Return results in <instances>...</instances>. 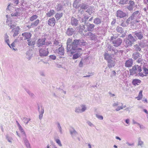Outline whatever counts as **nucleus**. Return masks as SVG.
Masks as SVG:
<instances>
[{
    "instance_id": "obj_58",
    "label": "nucleus",
    "mask_w": 148,
    "mask_h": 148,
    "mask_svg": "<svg viewBox=\"0 0 148 148\" xmlns=\"http://www.w3.org/2000/svg\"><path fill=\"white\" fill-rule=\"evenodd\" d=\"M80 55L78 53H76L73 55V59H75L77 58Z\"/></svg>"
},
{
    "instance_id": "obj_63",
    "label": "nucleus",
    "mask_w": 148,
    "mask_h": 148,
    "mask_svg": "<svg viewBox=\"0 0 148 148\" xmlns=\"http://www.w3.org/2000/svg\"><path fill=\"white\" fill-rule=\"evenodd\" d=\"M96 116L97 118L101 120H102L103 119V117L102 116L96 114Z\"/></svg>"
},
{
    "instance_id": "obj_36",
    "label": "nucleus",
    "mask_w": 148,
    "mask_h": 148,
    "mask_svg": "<svg viewBox=\"0 0 148 148\" xmlns=\"http://www.w3.org/2000/svg\"><path fill=\"white\" fill-rule=\"evenodd\" d=\"M140 12L139 11H136L134 12L132 14L131 16L133 18V19L136 17L137 15L140 14Z\"/></svg>"
},
{
    "instance_id": "obj_57",
    "label": "nucleus",
    "mask_w": 148,
    "mask_h": 148,
    "mask_svg": "<svg viewBox=\"0 0 148 148\" xmlns=\"http://www.w3.org/2000/svg\"><path fill=\"white\" fill-rule=\"evenodd\" d=\"M55 140L56 142L58 144V145L60 147L62 146V144L61 143L60 140L58 139H55Z\"/></svg>"
},
{
    "instance_id": "obj_49",
    "label": "nucleus",
    "mask_w": 148,
    "mask_h": 148,
    "mask_svg": "<svg viewBox=\"0 0 148 148\" xmlns=\"http://www.w3.org/2000/svg\"><path fill=\"white\" fill-rule=\"evenodd\" d=\"M25 91L31 97H34V94L30 92L29 90L27 89H25Z\"/></svg>"
},
{
    "instance_id": "obj_47",
    "label": "nucleus",
    "mask_w": 148,
    "mask_h": 148,
    "mask_svg": "<svg viewBox=\"0 0 148 148\" xmlns=\"http://www.w3.org/2000/svg\"><path fill=\"white\" fill-rule=\"evenodd\" d=\"M134 47L135 48V50L137 51H140L141 49L139 46V45H138L137 44H136L134 46Z\"/></svg>"
},
{
    "instance_id": "obj_60",
    "label": "nucleus",
    "mask_w": 148,
    "mask_h": 148,
    "mask_svg": "<svg viewBox=\"0 0 148 148\" xmlns=\"http://www.w3.org/2000/svg\"><path fill=\"white\" fill-rule=\"evenodd\" d=\"M128 0H120L119 3L122 4H125L127 3V1Z\"/></svg>"
},
{
    "instance_id": "obj_32",
    "label": "nucleus",
    "mask_w": 148,
    "mask_h": 148,
    "mask_svg": "<svg viewBox=\"0 0 148 148\" xmlns=\"http://www.w3.org/2000/svg\"><path fill=\"white\" fill-rule=\"evenodd\" d=\"M55 12L54 10H50V11L46 13V16L48 17H50L53 15L55 13Z\"/></svg>"
},
{
    "instance_id": "obj_3",
    "label": "nucleus",
    "mask_w": 148,
    "mask_h": 148,
    "mask_svg": "<svg viewBox=\"0 0 148 148\" xmlns=\"http://www.w3.org/2000/svg\"><path fill=\"white\" fill-rule=\"evenodd\" d=\"M137 40V38L135 36L134 37L131 34H129L124 41L126 47H128L132 46Z\"/></svg>"
},
{
    "instance_id": "obj_50",
    "label": "nucleus",
    "mask_w": 148,
    "mask_h": 148,
    "mask_svg": "<svg viewBox=\"0 0 148 148\" xmlns=\"http://www.w3.org/2000/svg\"><path fill=\"white\" fill-rule=\"evenodd\" d=\"M88 7V5L87 4L84 3L80 6V8L82 9H86Z\"/></svg>"
},
{
    "instance_id": "obj_38",
    "label": "nucleus",
    "mask_w": 148,
    "mask_h": 148,
    "mask_svg": "<svg viewBox=\"0 0 148 148\" xmlns=\"http://www.w3.org/2000/svg\"><path fill=\"white\" fill-rule=\"evenodd\" d=\"M62 8V6L61 4H58L56 7V10L57 11H61Z\"/></svg>"
},
{
    "instance_id": "obj_21",
    "label": "nucleus",
    "mask_w": 148,
    "mask_h": 148,
    "mask_svg": "<svg viewBox=\"0 0 148 148\" xmlns=\"http://www.w3.org/2000/svg\"><path fill=\"white\" fill-rule=\"evenodd\" d=\"M48 24L51 26H54L56 24V20L54 18H50L48 21Z\"/></svg>"
},
{
    "instance_id": "obj_44",
    "label": "nucleus",
    "mask_w": 148,
    "mask_h": 148,
    "mask_svg": "<svg viewBox=\"0 0 148 148\" xmlns=\"http://www.w3.org/2000/svg\"><path fill=\"white\" fill-rule=\"evenodd\" d=\"M114 48L112 46H109L106 49V51L108 52L109 51L111 52V53H112Z\"/></svg>"
},
{
    "instance_id": "obj_20",
    "label": "nucleus",
    "mask_w": 148,
    "mask_h": 148,
    "mask_svg": "<svg viewBox=\"0 0 148 148\" xmlns=\"http://www.w3.org/2000/svg\"><path fill=\"white\" fill-rule=\"evenodd\" d=\"M70 132L71 136L73 138L78 134V133L73 127H71L69 130Z\"/></svg>"
},
{
    "instance_id": "obj_46",
    "label": "nucleus",
    "mask_w": 148,
    "mask_h": 148,
    "mask_svg": "<svg viewBox=\"0 0 148 148\" xmlns=\"http://www.w3.org/2000/svg\"><path fill=\"white\" fill-rule=\"evenodd\" d=\"M28 42V45L29 46L34 45L35 44V42L33 41H32L31 39L30 38L27 40Z\"/></svg>"
},
{
    "instance_id": "obj_2",
    "label": "nucleus",
    "mask_w": 148,
    "mask_h": 148,
    "mask_svg": "<svg viewBox=\"0 0 148 148\" xmlns=\"http://www.w3.org/2000/svg\"><path fill=\"white\" fill-rule=\"evenodd\" d=\"M130 75L135 74L136 76H140L143 77L145 76L142 72L141 68L140 66L138 65L133 66L132 69L129 70Z\"/></svg>"
},
{
    "instance_id": "obj_17",
    "label": "nucleus",
    "mask_w": 148,
    "mask_h": 148,
    "mask_svg": "<svg viewBox=\"0 0 148 148\" xmlns=\"http://www.w3.org/2000/svg\"><path fill=\"white\" fill-rule=\"evenodd\" d=\"M20 29L19 27L17 26L14 29H12L11 32L14 33L13 36L15 37L18 36L19 34V30Z\"/></svg>"
},
{
    "instance_id": "obj_9",
    "label": "nucleus",
    "mask_w": 148,
    "mask_h": 148,
    "mask_svg": "<svg viewBox=\"0 0 148 148\" xmlns=\"http://www.w3.org/2000/svg\"><path fill=\"white\" fill-rule=\"evenodd\" d=\"M32 34L29 32H24L22 34V37H20V40H29L31 37Z\"/></svg>"
},
{
    "instance_id": "obj_51",
    "label": "nucleus",
    "mask_w": 148,
    "mask_h": 148,
    "mask_svg": "<svg viewBox=\"0 0 148 148\" xmlns=\"http://www.w3.org/2000/svg\"><path fill=\"white\" fill-rule=\"evenodd\" d=\"M142 91L141 90L140 91L138 96L136 97V98L138 100H140L142 98Z\"/></svg>"
},
{
    "instance_id": "obj_14",
    "label": "nucleus",
    "mask_w": 148,
    "mask_h": 148,
    "mask_svg": "<svg viewBox=\"0 0 148 148\" xmlns=\"http://www.w3.org/2000/svg\"><path fill=\"white\" fill-rule=\"evenodd\" d=\"M85 26L87 27V30L89 32H92L94 29L95 25L93 24L87 23L85 24Z\"/></svg>"
},
{
    "instance_id": "obj_43",
    "label": "nucleus",
    "mask_w": 148,
    "mask_h": 148,
    "mask_svg": "<svg viewBox=\"0 0 148 148\" xmlns=\"http://www.w3.org/2000/svg\"><path fill=\"white\" fill-rule=\"evenodd\" d=\"M56 124L57 125V127L59 132L61 134H62V129L60 123L58 122L56 123Z\"/></svg>"
},
{
    "instance_id": "obj_54",
    "label": "nucleus",
    "mask_w": 148,
    "mask_h": 148,
    "mask_svg": "<svg viewBox=\"0 0 148 148\" xmlns=\"http://www.w3.org/2000/svg\"><path fill=\"white\" fill-rule=\"evenodd\" d=\"M75 112L77 113H82L81 108H80L79 107H76L75 108Z\"/></svg>"
},
{
    "instance_id": "obj_41",
    "label": "nucleus",
    "mask_w": 148,
    "mask_h": 148,
    "mask_svg": "<svg viewBox=\"0 0 148 148\" xmlns=\"http://www.w3.org/2000/svg\"><path fill=\"white\" fill-rule=\"evenodd\" d=\"M18 127L19 130L21 132V134L22 135V136L26 135L25 132L23 130V129L22 127L21 126V125H18Z\"/></svg>"
},
{
    "instance_id": "obj_1",
    "label": "nucleus",
    "mask_w": 148,
    "mask_h": 148,
    "mask_svg": "<svg viewBox=\"0 0 148 148\" xmlns=\"http://www.w3.org/2000/svg\"><path fill=\"white\" fill-rule=\"evenodd\" d=\"M86 44L85 40L81 39H75L72 42V39L69 38L66 42L67 52L68 54L73 55L75 52L82 49L79 47L85 46Z\"/></svg>"
},
{
    "instance_id": "obj_48",
    "label": "nucleus",
    "mask_w": 148,
    "mask_h": 148,
    "mask_svg": "<svg viewBox=\"0 0 148 148\" xmlns=\"http://www.w3.org/2000/svg\"><path fill=\"white\" fill-rule=\"evenodd\" d=\"M78 28L79 29V32H83V31L84 30V25H80L79 26Z\"/></svg>"
},
{
    "instance_id": "obj_11",
    "label": "nucleus",
    "mask_w": 148,
    "mask_h": 148,
    "mask_svg": "<svg viewBox=\"0 0 148 148\" xmlns=\"http://www.w3.org/2000/svg\"><path fill=\"white\" fill-rule=\"evenodd\" d=\"M123 52V50H118L117 49L114 48L112 52V53H110L113 56H120L121 54H122Z\"/></svg>"
},
{
    "instance_id": "obj_15",
    "label": "nucleus",
    "mask_w": 148,
    "mask_h": 148,
    "mask_svg": "<svg viewBox=\"0 0 148 148\" xmlns=\"http://www.w3.org/2000/svg\"><path fill=\"white\" fill-rule=\"evenodd\" d=\"M78 20L76 18L72 17L71 19L70 23L73 26H77L79 25Z\"/></svg>"
},
{
    "instance_id": "obj_19",
    "label": "nucleus",
    "mask_w": 148,
    "mask_h": 148,
    "mask_svg": "<svg viewBox=\"0 0 148 148\" xmlns=\"http://www.w3.org/2000/svg\"><path fill=\"white\" fill-rule=\"evenodd\" d=\"M133 63V60L130 58L126 61L125 63V66L127 67H131L132 66Z\"/></svg>"
},
{
    "instance_id": "obj_6",
    "label": "nucleus",
    "mask_w": 148,
    "mask_h": 148,
    "mask_svg": "<svg viewBox=\"0 0 148 148\" xmlns=\"http://www.w3.org/2000/svg\"><path fill=\"white\" fill-rule=\"evenodd\" d=\"M45 38L39 39L37 42V45L38 47H41L43 45H49L51 44L50 42H45Z\"/></svg>"
},
{
    "instance_id": "obj_28",
    "label": "nucleus",
    "mask_w": 148,
    "mask_h": 148,
    "mask_svg": "<svg viewBox=\"0 0 148 148\" xmlns=\"http://www.w3.org/2000/svg\"><path fill=\"white\" fill-rule=\"evenodd\" d=\"M79 0H75L73 3V7L76 9L78 8L80 6V4H79Z\"/></svg>"
},
{
    "instance_id": "obj_45",
    "label": "nucleus",
    "mask_w": 148,
    "mask_h": 148,
    "mask_svg": "<svg viewBox=\"0 0 148 148\" xmlns=\"http://www.w3.org/2000/svg\"><path fill=\"white\" fill-rule=\"evenodd\" d=\"M81 108L82 112H84L87 109V107L86 106L84 105H82L81 106Z\"/></svg>"
},
{
    "instance_id": "obj_39",
    "label": "nucleus",
    "mask_w": 148,
    "mask_h": 148,
    "mask_svg": "<svg viewBox=\"0 0 148 148\" xmlns=\"http://www.w3.org/2000/svg\"><path fill=\"white\" fill-rule=\"evenodd\" d=\"M117 32L121 34H122L124 32L123 30L121 27L117 26L116 29Z\"/></svg>"
},
{
    "instance_id": "obj_53",
    "label": "nucleus",
    "mask_w": 148,
    "mask_h": 148,
    "mask_svg": "<svg viewBox=\"0 0 148 148\" xmlns=\"http://www.w3.org/2000/svg\"><path fill=\"white\" fill-rule=\"evenodd\" d=\"M138 45L141 48H144L145 47L146 45L143 42H138Z\"/></svg>"
},
{
    "instance_id": "obj_7",
    "label": "nucleus",
    "mask_w": 148,
    "mask_h": 148,
    "mask_svg": "<svg viewBox=\"0 0 148 148\" xmlns=\"http://www.w3.org/2000/svg\"><path fill=\"white\" fill-rule=\"evenodd\" d=\"M114 38L113 37H112L111 38L114 46L115 47H118L121 45L122 42V39L121 38L114 39Z\"/></svg>"
},
{
    "instance_id": "obj_27",
    "label": "nucleus",
    "mask_w": 148,
    "mask_h": 148,
    "mask_svg": "<svg viewBox=\"0 0 148 148\" xmlns=\"http://www.w3.org/2000/svg\"><path fill=\"white\" fill-rule=\"evenodd\" d=\"M14 9V5H13L12 4L10 3L8 5L6 9V10L7 11H12Z\"/></svg>"
},
{
    "instance_id": "obj_24",
    "label": "nucleus",
    "mask_w": 148,
    "mask_h": 148,
    "mask_svg": "<svg viewBox=\"0 0 148 148\" xmlns=\"http://www.w3.org/2000/svg\"><path fill=\"white\" fill-rule=\"evenodd\" d=\"M75 30L72 28H68L66 31V34L69 36H71L74 32Z\"/></svg>"
},
{
    "instance_id": "obj_8",
    "label": "nucleus",
    "mask_w": 148,
    "mask_h": 148,
    "mask_svg": "<svg viewBox=\"0 0 148 148\" xmlns=\"http://www.w3.org/2000/svg\"><path fill=\"white\" fill-rule=\"evenodd\" d=\"M39 55L41 57L47 56L49 53L48 48L46 47L39 49Z\"/></svg>"
},
{
    "instance_id": "obj_26",
    "label": "nucleus",
    "mask_w": 148,
    "mask_h": 148,
    "mask_svg": "<svg viewBox=\"0 0 148 148\" xmlns=\"http://www.w3.org/2000/svg\"><path fill=\"white\" fill-rule=\"evenodd\" d=\"M111 54H110L106 53H105L104 55L105 59L107 61L112 59V58L111 56Z\"/></svg>"
},
{
    "instance_id": "obj_22",
    "label": "nucleus",
    "mask_w": 148,
    "mask_h": 148,
    "mask_svg": "<svg viewBox=\"0 0 148 148\" xmlns=\"http://www.w3.org/2000/svg\"><path fill=\"white\" fill-rule=\"evenodd\" d=\"M24 143L26 147L27 148H30V144L28 140L27 139L26 135H25L22 136Z\"/></svg>"
},
{
    "instance_id": "obj_12",
    "label": "nucleus",
    "mask_w": 148,
    "mask_h": 148,
    "mask_svg": "<svg viewBox=\"0 0 148 148\" xmlns=\"http://www.w3.org/2000/svg\"><path fill=\"white\" fill-rule=\"evenodd\" d=\"M133 33L134 34L133 36L137 37L138 39L140 40L143 38L144 34L142 32H133Z\"/></svg>"
},
{
    "instance_id": "obj_23",
    "label": "nucleus",
    "mask_w": 148,
    "mask_h": 148,
    "mask_svg": "<svg viewBox=\"0 0 148 148\" xmlns=\"http://www.w3.org/2000/svg\"><path fill=\"white\" fill-rule=\"evenodd\" d=\"M38 109L39 114V118L40 120H41L42 118L44 112V108L41 107V110H40V108L38 106Z\"/></svg>"
},
{
    "instance_id": "obj_59",
    "label": "nucleus",
    "mask_w": 148,
    "mask_h": 148,
    "mask_svg": "<svg viewBox=\"0 0 148 148\" xmlns=\"http://www.w3.org/2000/svg\"><path fill=\"white\" fill-rule=\"evenodd\" d=\"M134 19L131 16H130L126 21V23L127 24L129 23V22Z\"/></svg>"
},
{
    "instance_id": "obj_5",
    "label": "nucleus",
    "mask_w": 148,
    "mask_h": 148,
    "mask_svg": "<svg viewBox=\"0 0 148 148\" xmlns=\"http://www.w3.org/2000/svg\"><path fill=\"white\" fill-rule=\"evenodd\" d=\"M17 21V18H11L10 20L7 19L6 23L10 27V29H15L14 27L16 25V24L14 23Z\"/></svg>"
},
{
    "instance_id": "obj_40",
    "label": "nucleus",
    "mask_w": 148,
    "mask_h": 148,
    "mask_svg": "<svg viewBox=\"0 0 148 148\" xmlns=\"http://www.w3.org/2000/svg\"><path fill=\"white\" fill-rule=\"evenodd\" d=\"M93 23L97 25L101 23V19L99 18H96L94 19Z\"/></svg>"
},
{
    "instance_id": "obj_18",
    "label": "nucleus",
    "mask_w": 148,
    "mask_h": 148,
    "mask_svg": "<svg viewBox=\"0 0 148 148\" xmlns=\"http://www.w3.org/2000/svg\"><path fill=\"white\" fill-rule=\"evenodd\" d=\"M142 56L141 54L137 51H135L133 53L132 58L135 60L141 57Z\"/></svg>"
},
{
    "instance_id": "obj_13",
    "label": "nucleus",
    "mask_w": 148,
    "mask_h": 148,
    "mask_svg": "<svg viewBox=\"0 0 148 148\" xmlns=\"http://www.w3.org/2000/svg\"><path fill=\"white\" fill-rule=\"evenodd\" d=\"M116 15L117 17L119 18H123L126 16V14L125 12L120 10L116 11Z\"/></svg>"
},
{
    "instance_id": "obj_55",
    "label": "nucleus",
    "mask_w": 148,
    "mask_h": 148,
    "mask_svg": "<svg viewBox=\"0 0 148 148\" xmlns=\"http://www.w3.org/2000/svg\"><path fill=\"white\" fill-rule=\"evenodd\" d=\"M56 58V56L54 55H51L49 56V59L50 60H55Z\"/></svg>"
},
{
    "instance_id": "obj_33",
    "label": "nucleus",
    "mask_w": 148,
    "mask_h": 148,
    "mask_svg": "<svg viewBox=\"0 0 148 148\" xmlns=\"http://www.w3.org/2000/svg\"><path fill=\"white\" fill-rule=\"evenodd\" d=\"M144 145V142L141 140L140 138H138V144L137 145L138 146H140L141 147H143Z\"/></svg>"
},
{
    "instance_id": "obj_56",
    "label": "nucleus",
    "mask_w": 148,
    "mask_h": 148,
    "mask_svg": "<svg viewBox=\"0 0 148 148\" xmlns=\"http://www.w3.org/2000/svg\"><path fill=\"white\" fill-rule=\"evenodd\" d=\"M23 120L24 121V122L25 123V124H27L28 123L29 121H30L31 119L30 118L28 119L27 118L23 117Z\"/></svg>"
},
{
    "instance_id": "obj_37",
    "label": "nucleus",
    "mask_w": 148,
    "mask_h": 148,
    "mask_svg": "<svg viewBox=\"0 0 148 148\" xmlns=\"http://www.w3.org/2000/svg\"><path fill=\"white\" fill-rule=\"evenodd\" d=\"M63 15V13H57L55 14V16L57 20H58L62 17Z\"/></svg>"
},
{
    "instance_id": "obj_34",
    "label": "nucleus",
    "mask_w": 148,
    "mask_h": 148,
    "mask_svg": "<svg viewBox=\"0 0 148 148\" xmlns=\"http://www.w3.org/2000/svg\"><path fill=\"white\" fill-rule=\"evenodd\" d=\"M6 139L10 143H12L13 141L12 138L8 134L6 136Z\"/></svg>"
},
{
    "instance_id": "obj_29",
    "label": "nucleus",
    "mask_w": 148,
    "mask_h": 148,
    "mask_svg": "<svg viewBox=\"0 0 148 148\" xmlns=\"http://www.w3.org/2000/svg\"><path fill=\"white\" fill-rule=\"evenodd\" d=\"M64 48L62 47H60L58 49V54H60L61 56H63L64 54ZM60 58H62V56H61Z\"/></svg>"
},
{
    "instance_id": "obj_61",
    "label": "nucleus",
    "mask_w": 148,
    "mask_h": 148,
    "mask_svg": "<svg viewBox=\"0 0 148 148\" xmlns=\"http://www.w3.org/2000/svg\"><path fill=\"white\" fill-rule=\"evenodd\" d=\"M26 58L28 59L29 60H30L31 57V56L30 55V54L29 52H27L26 53Z\"/></svg>"
},
{
    "instance_id": "obj_42",
    "label": "nucleus",
    "mask_w": 148,
    "mask_h": 148,
    "mask_svg": "<svg viewBox=\"0 0 148 148\" xmlns=\"http://www.w3.org/2000/svg\"><path fill=\"white\" fill-rule=\"evenodd\" d=\"M38 17V16L37 15H33L29 18V21H33L36 19Z\"/></svg>"
},
{
    "instance_id": "obj_10",
    "label": "nucleus",
    "mask_w": 148,
    "mask_h": 148,
    "mask_svg": "<svg viewBox=\"0 0 148 148\" xmlns=\"http://www.w3.org/2000/svg\"><path fill=\"white\" fill-rule=\"evenodd\" d=\"M128 4L127 8L130 11H132L134 7L136 6L135 5V2L132 0H130Z\"/></svg>"
},
{
    "instance_id": "obj_16",
    "label": "nucleus",
    "mask_w": 148,
    "mask_h": 148,
    "mask_svg": "<svg viewBox=\"0 0 148 148\" xmlns=\"http://www.w3.org/2000/svg\"><path fill=\"white\" fill-rule=\"evenodd\" d=\"M86 35L89 36L92 40L96 41L97 40V36L91 32H88L86 34Z\"/></svg>"
},
{
    "instance_id": "obj_31",
    "label": "nucleus",
    "mask_w": 148,
    "mask_h": 148,
    "mask_svg": "<svg viewBox=\"0 0 148 148\" xmlns=\"http://www.w3.org/2000/svg\"><path fill=\"white\" fill-rule=\"evenodd\" d=\"M39 19H37L34 22L31 23V26L32 27H36L39 23Z\"/></svg>"
},
{
    "instance_id": "obj_25",
    "label": "nucleus",
    "mask_w": 148,
    "mask_h": 148,
    "mask_svg": "<svg viewBox=\"0 0 148 148\" xmlns=\"http://www.w3.org/2000/svg\"><path fill=\"white\" fill-rule=\"evenodd\" d=\"M108 67L109 68H111L112 67H114L115 64V61L112 60V59H110L108 61Z\"/></svg>"
},
{
    "instance_id": "obj_4",
    "label": "nucleus",
    "mask_w": 148,
    "mask_h": 148,
    "mask_svg": "<svg viewBox=\"0 0 148 148\" xmlns=\"http://www.w3.org/2000/svg\"><path fill=\"white\" fill-rule=\"evenodd\" d=\"M22 14V9L20 8H16L15 11L12 13L11 14L12 18H17V21L18 19H20L18 17Z\"/></svg>"
},
{
    "instance_id": "obj_64",
    "label": "nucleus",
    "mask_w": 148,
    "mask_h": 148,
    "mask_svg": "<svg viewBox=\"0 0 148 148\" xmlns=\"http://www.w3.org/2000/svg\"><path fill=\"white\" fill-rule=\"evenodd\" d=\"M143 71L145 74H148V69L146 67H144L143 68Z\"/></svg>"
},
{
    "instance_id": "obj_62",
    "label": "nucleus",
    "mask_w": 148,
    "mask_h": 148,
    "mask_svg": "<svg viewBox=\"0 0 148 148\" xmlns=\"http://www.w3.org/2000/svg\"><path fill=\"white\" fill-rule=\"evenodd\" d=\"M53 44L54 45L57 46V45H60V43L58 42L57 40H55Z\"/></svg>"
},
{
    "instance_id": "obj_52",
    "label": "nucleus",
    "mask_w": 148,
    "mask_h": 148,
    "mask_svg": "<svg viewBox=\"0 0 148 148\" xmlns=\"http://www.w3.org/2000/svg\"><path fill=\"white\" fill-rule=\"evenodd\" d=\"M15 43L14 42H13L11 45H10V47H9L11 48H12L13 50L16 51L17 50V49H15L14 48L15 47Z\"/></svg>"
},
{
    "instance_id": "obj_30",
    "label": "nucleus",
    "mask_w": 148,
    "mask_h": 148,
    "mask_svg": "<svg viewBox=\"0 0 148 148\" xmlns=\"http://www.w3.org/2000/svg\"><path fill=\"white\" fill-rule=\"evenodd\" d=\"M9 36L8 35L7 33H5L4 35V40L5 41L6 43L9 46H10V44H9Z\"/></svg>"
},
{
    "instance_id": "obj_35",
    "label": "nucleus",
    "mask_w": 148,
    "mask_h": 148,
    "mask_svg": "<svg viewBox=\"0 0 148 148\" xmlns=\"http://www.w3.org/2000/svg\"><path fill=\"white\" fill-rule=\"evenodd\" d=\"M141 81L138 79H134L132 82V83L134 85L136 86V85H138L141 82Z\"/></svg>"
}]
</instances>
